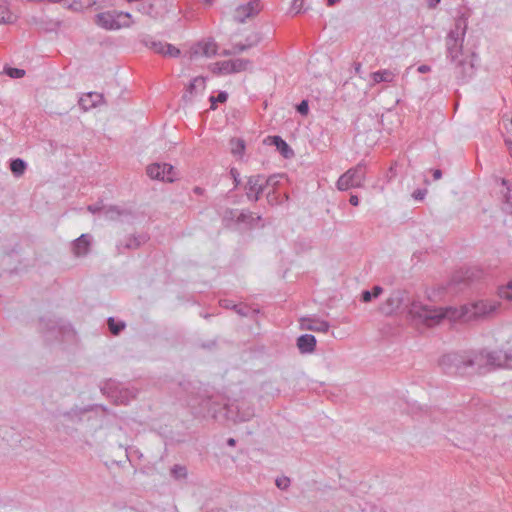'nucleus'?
Masks as SVG:
<instances>
[{
    "instance_id": "f257e3e1",
    "label": "nucleus",
    "mask_w": 512,
    "mask_h": 512,
    "mask_svg": "<svg viewBox=\"0 0 512 512\" xmlns=\"http://www.w3.org/2000/svg\"><path fill=\"white\" fill-rule=\"evenodd\" d=\"M501 351L487 349L451 352L439 360V365L446 374L470 376L484 375L499 369Z\"/></svg>"
},
{
    "instance_id": "f03ea898",
    "label": "nucleus",
    "mask_w": 512,
    "mask_h": 512,
    "mask_svg": "<svg viewBox=\"0 0 512 512\" xmlns=\"http://www.w3.org/2000/svg\"><path fill=\"white\" fill-rule=\"evenodd\" d=\"M496 310V305L488 301L480 300L471 304L462 306L460 309L454 307L435 308L427 305L413 304L410 312L418 320L426 322L430 326L439 324L443 319L452 321L463 320L471 321L480 317L487 316Z\"/></svg>"
},
{
    "instance_id": "7ed1b4c3",
    "label": "nucleus",
    "mask_w": 512,
    "mask_h": 512,
    "mask_svg": "<svg viewBox=\"0 0 512 512\" xmlns=\"http://www.w3.org/2000/svg\"><path fill=\"white\" fill-rule=\"evenodd\" d=\"M420 304L423 305L419 301L411 300L408 293L404 290H395L393 291L390 296L387 298V300L379 307V310L384 315H391L394 312L403 309L407 311V315L409 316L410 320L418 325L423 324L427 327H431L426 322L418 320L416 316H414L410 310L413 304Z\"/></svg>"
},
{
    "instance_id": "20e7f679",
    "label": "nucleus",
    "mask_w": 512,
    "mask_h": 512,
    "mask_svg": "<svg viewBox=\"0 0 512 512\" xmlns=\"http://www.w3.org/2000/svg\"><path fill=\"white\" fill-rule=\"evenodd\" d=\"M41 333L48 340H57L61 336L67 334L72 331V326L70 323L66 322L63 319H55V318H41L39 323Z\"/></svg>"
},
{
    "instance_id": "39448f33",
    "label": "nucleus",
    "mask_w": 512,
    "mask_h": 512,
    "mask_svg": "<svg viewBox=\"0 0 512 512\" xmlns=\"http://www.w3.org/2000/svg\"><path fill=\"white\" fill-rule=\"evenodd\" d=\"M365 164L360 162L355 167L348 169L337 180L336 186L340 191L361 187L365 180Z\"/></svg>"
},
{
    "instance_id": "423d86ee",
    "label": "nucleus",
    "mask_w": 512,
    "mask_h": 512,
    "mask_svg": "<svg viewBox=\"0 0 512 512\" xmlns=\"http://www.w3.org/2000/svg\"><path fill=\"white\" fill-rule=\"evenodd\" d=\"M223 409L226 419L235 423L249 421L255 415L253 407L245 401L229 403L224 405Z\"/></svg>"
},
{
    "instance_id": "0eeeda50",
    "label": "nucleus",
    "mask_w": 512,
    "mask_h": 512,
    "mask_svg": "<svg viewBox=\"0 0 512 512\" xmlns=\"http://www.w3.org/2000/svg\"><path fill=\"white\" fill-rule=\"evenodd\" d=\"M477 55L472 53L470 56L458 60L455 66V77L458 84L468 83L476 73L475 61Z\"/></svg>"
},
{
    "instance_id": "6e6552de",
    "label": "nucleus",
    "mask_w": 512,
    "mask_h": 512,
    "mask_svg": "<svg viewBox=\"0 0 512 512\" xmlns=\"http://www.w3.org/2000/svg\"><path fill=\"white\" fill-rule=\"evenodd\" d=\"M274 177L271 176L264 180L262 175H252L248 178L245 185L246 195L250 201L256 202L260 199V195L264 192L268 185H272Z\"/></svg>"
},
{
    "instance_id": "1a4fd4ad",
    "label": "nucleus",
    "mask_w": 512,
    "mask_h": 512,
    "mask_svg": "<svg viewBox=\"0 0 512 512\" xmlns=\"http://www.w3.org/2000/svg\"><path fill=\"white\" fill-rule=\"evenodd\" d=\"M200 413L204 416H211L217 418L218 414H224V405H229L224 401V398L217 396H205L201 397L199 401Z\"/></svg>"
},
{
    "instance_id": "9d476101",
    "label": "nucleus",
    "mask_w": 512,
    "mask_h": 512,
    "mask_svg": "<svg viewBox=\"0 0 512 512\" xmlns=\"http://www.w3.org/2000/svg\"><path fill=\"white\" fill-rule=\"evenodd\" d=\"M94 22L97 26L105 30H119L131 26L129 21L118 19L116 11H106L95 15Z\"/></svg>"
},
{
    "instance_id": "9b49d317",
    "label": "nucleus",
    "mask_w": 512,
    "mask_h": 512,
    "mask_svg": "<svg viewBox=\"0 0 512 512\" xmlns=\"http://www.w3.org/2000/svg\"><path fill=\"white\" fill-rule=\"evenodd\" d=\"M147 175L154 180L172 183L176 180L175 169L168 163H153L146 168Z\"/></svg>"
},
{
    "instance_id": "f8f14e48",
    "label": "nucleus",
    "mask_w": 512,
    "mask_h": 512,
    "mask_svg": "<svg viewBox=\"0 0 512 512\" xmlns=\"http://www.w3.org/2000/svg\"><path fill=\"white\" fill-rule=\"evenodd\" d=\"M251 64L249 59H232L225 60L215 63V67L213 69V73L215 74H232L241 71H245L248 65Z\"/></svg>"
},
{
    "instance_id": "ddd939ff",
    "label": "nucleus",
    "mask_w": 512,
    "mask_h": 512,
    "mask_svg": "<svg viewBox=\"0 0 512 512\" xmlns=\"http://www.w3.org/2000/svg\"><path fill=\"white\" fill-rule=\"evenodd\" d=\"M260 11V0H252L246 4L239 5L235 9L233 18L237 23H244L246 19L256 16Z\"/></svg>"
},
{
    "instance_id": "4468645a",
    "label": "nucleus",
    "mask_w": 512,
    "mask_h": 512,
    "mask_svg": "<svg viewBox=\"0 0 512 512\" xmlns=\"http://www.w3.org/2000/svg\"><path fill=\"white\" fill-rule=\"evenodd\" d=\"M27 23L28 25L30 26H34L36 28V30L38 32H44V33H49V32H55L57 31V29L60 27L61 25V21L59 20H53V19H50L46 16H36V15H33V16H30L28 19H27Z\"/></svg>"
},
{
    "instance_id": "2eb2a0df",
    "label": "nucleus",
    "mask_w": 512,
    "mask_h": 512,
    "mask_svg": "<svg viewBox=\"0 0 512 512\" xmlns=\"http://www.w3.org/2000/svg\"><path fill=\"white\" fill-rule=\"evenodd\" d=\"M92 236L88 233L80 235L71 243L72 253L75 257H85L91 250Z\"/></svg>"
},
{
    "instance_id": "dca6fc26",
    "label": "nucleus",
    "mask_w": 512,
    "mask_h": 512,
    "mask_svg": "<svg viewBox=\"0 0 512 512\" xmlns=\"http://www.w3.org/2000/svg\"><path fill=\"white\" fill-rule=\"evenodd\" d=\"M191 57L194 56H206L212 57L217 55V44L213 39L199 41L191 47Z\"/></svg>"
},
{
    "instance_id": "f3484780",
    "label": "nucleus",
    "mask_w": 512,
    "mask_h": 512,
    "mask_svg": "<svg viewBox=\"0 0 512 512\" xmlns=\"http://www.w3.org/2000/svg\"><path fill=\"white\" fill-rule=\"evenodd\" d=\"M264 143L273 145L276 147L277 151L285 158L291 159L294 157L293 149L287 144V142L279 135L268 136Z\"/></svg>"
},
{
    "instance_id": "a211bd4d",
    "label": "nucleus",
    "mask_w": 512,
    "mask_h": 512,
    "mask_svg": "<svg viewBox=\"0 0 512 512\" xmlns=\"http://www.w3.org/2000/svg\"><path fill=\"white\" fill-rule=\"evenodd\" d=\"M301 327L314 332H327L330 328V324L325 320L313 317H303L301 318Z\"/></svg>"
},
{
    "instance_id": "6ab92c4d",
    "label": "nucleus",
    "mask_w": 512,
    "mask_h": 512,
    "mask_svg": "<svg viewBox=\"0 0 512 512\" xmlns=\"http://www.w3.org/2000/svg\"><path fill=\"white\" fill-rule=\"evenodd\" d=\"M317 340L312 334H302L296 340V345L301 354H310L316 349Z\"/></svg>"
},
{
    "instance_id": "aec40b11",
    "label": "nucleus",
    "mask_w": 512,
    "mask_h": 512,
    "mask_svg": "<svg viewBox=\"0 0 512 512\" xmlns=\"http://www.w3.org/2000/svg\"><path fill=\"white\" fill-rule=\"evenodd\" d=\"M149 240V236L147 234H139V235H131L127 238L124 244H117L116 248L119 253H122L123 249H138L143 244H145Z\"/></svg>"
},
{
    "instance_id": "412c9836",
    "label": "nucleus",
    "mask_w": 512,
    "mask_h": 512,
    "mask_svg": "<svg viewBox=\"0 0 512 512\" xmlns=\"http://www.w3.org/2000/svg\"><path fill=\"white\" fill-rule=\"evenodd\" d=\"M103 99L104 97L100 93L88 92L80 98L79 105L82 109L89 110L100 104Z\"/></svg>"
},
{
    "instance_id": "4be33fe9",
    "label": "nucleus",
    "mask_w": 512,
    "mask_h": 512,
    "mask_svg": "<svg viewBox=\"0 0 512 512\" xmlns=\"http://www.w3.org/2000/svg\"><path fill=\"white\" fill-rule=\"evenodd\" d=\"M103 215L107 220L116 221L121 216H133V213L131 210L122 209L117 205H110L103 207Z\"/></svg>"
},
{
    "instance_id": "5701e85b",
    "label": "nucleus",
    "mask_w": 512,
    "mask_h": 512,
    "mask_svg": "<svg viewBox=\"0 0 512 512\" xmlns=\"http://www.w3.org/2000/svg\"><path fill=\"white\" fill-rule=\"evenodd\" d=\"M205 82H206V78L205 77L198 76V77L193 78L190 81L189 85L187 86L186 91H185V93L182 96V99L185 102L191 101L193 96L196 93L197 87H201L203 90L205 89Z\"/></svg>"
},
{
    "instance_id": "b1692460",
    "label": "nucleus",
    "mask_w": 512,
    "mask_h": 512,
    "mask_svg": "<svg viewBox=\"0 0 512 512\" xmlns=\"http://www.w3.org/2000/svg\"><path fill=\"white\" fill-rule=\"evenodd\" d=\"M141 43L148 47L149 49L153 50L155 53L164 55L165 47L167 46L166 42H162L160 40H155L153 37L149 35H145L141 39Z\"/></svg>"
},
{
    "instance_id": "393cba45",
    "label": "nucleus",
    "mask_w": 512,
    "mask_h": 512,
    "mask_svg": "<svg viewBox=\"0 0 512 512\" xmlns=\"http://www.w3.org/2000/svg\"><path fill=\"white\" fill-rule=\"evenodd\" d=\"M93 409L92 406L79 408L75 407L69 411L63 413V417L70 420L73 423H80L82 421L83 415Z\"/></svg>"
},
{
    "instance_id": "a878e982",
    "label": "nucleus",
    "mask_w": 512,
    "mask_h": 512,
    "mask_svg": "<svg viewBox=\"0 0 512 512\" xmlns=\"http://www.w3.org/2000/svg\"><path fill=\"white\" fill-rule=\"evenodd\" d=\"M9 168L15 177H21L26 169L27 163L21 158H14L10 160Z\"/></svg>"
},
{
    "instance_id": "bb28decb",
    "label": "nucleus",
    "mask_w": 512,
    "mask_h": 512,
    "mask_svg": "<svg viewBox=\"0 0 512 512\" xmlns=\"http://www.w3.org/2000/svg\"><path fill=\"white\" fill-rule=\"evenodd\" d=\"M502 185L506 187L504 193L503 210L509 214H512V189L508 180L502 179Z\"/></svg>"
},
{
    "instance_id": "cd10ccee",
    "label": "nucleus",
    "mask_w": 512,
    "mask_h": 512,
    "mask_svg": "<svg viewBox=\"0 0 512 512\" xmlns=\"http://www.w3.org/2000/svg\"><path fill=\"white\" fill-rule=\"evenodd\" d=\"M383 292V288L379 285L373 286L371 290H363L360 296L362 302L368 303L378 298Z\"/></svg>"
},
{
    "instance_id": "c85d7f7f",
    "label": "nucleus",
    "mask_w": 512,
    "mask_h": 512,
    "mask_svg": "<svg viewBox=\"0 0 512 512\" xmlns=\"http://www.w3.org/2000/svg\"><path fill=\"white\" fill-rule=\"evenodd\" d=\"M462 46L463 43L458 42H455L454 45L451 43H446L447 58H449L451 62L457 61L459 55H462Z\"/></svg>"
},
{
    "instance_id": "c756f323",
    "label": "nucleus",
    "mask_w": 512,
    "mask_h": 512,
    "mask_svg": "<svg viewBox=\"0 0 512 512\" xmlns=\"http://www.w3.org/2000/svg\"><path fill=\"white\" fill-rule=\"evenodd\" d=\"M107 325L109 331L115 336L119 335L126 328V323L124 321L115 320L114 317H109L107 319Z\"/></svg>"
},
{
    "instance_id": "7c9ffc66",
    "label": "nucleus",
    "mask_w": 512,
    "mask_h": 512,
    "mask_svg": "<svg viewBox=\"0 0 512 512\" xmlns=\"http://www.w3.org/2000/svg\"><path fill=\"white\" fill-rule=\"evenodd\" d=\"M374 83L391 82L394 74L390 70H378L371 74Z\"/></svg>"
},
{
    "instance_id": "2f4dec72",
    "label": "nucleus",
    "mask_w": 512,
    "mask_h": 512,
    "mask_svg": "<svg viewBox=\"0 0 512 512\" xmlns=\"http://www.w3.org/2000/svg\"><path fill=\"white\" fill-rule=\"evenodd\" d=\"M231 152L235 156H242L245 151V141L242 138H232L230 140Z\"/></svg>"
},
{
    "instance_id": "473e14b6",
    "label": "nucleus",
    "mask_w": 512,
    "mask_h": 512,
    "mask_svg": "<svg viewBox=\"0 0 512 512\" xmlns=\"http://www.w3.org/2000/svg\"><path fill=\"white\" fill-rule=\"evenodd\" d=\"M170 474L175 480H184L187 478L188 472L186 466L175 464L170 469Z\"/></svg>"
},
{
    "instance_id": "72a5a7b5",
    "label": "nucleus",
    "mask_w": 512,
    "mask_h": 512,
    "mask_svg": "<svg viewBox=\"0 0 512 512\" xmlns=\"http://www.w3.org/2000/svg\"><path fill=\"white\" fill-rule=\"evenodd\" d=\"M14 22V16L9 9L0 5V24H12Z\"/></svg>"
},
{
    "instance_id": "f704fd0d",
    "label": "nucleus",
    "mask_w": 512,
    "mask_h": 512,
    "mask_svg": "<svg viewBox=\"0 0 512 512\" xmlns=\"http://www.w3.org/2000/svg\"><path fill=\"white\" fill-rule=\"evenodd\" d=\"M454 29L461 32L462 38L465 37L466 30H467V17L465 16L464 13H462L455 19V28Z\"/></svg>"
},
{
    "instance_id": "c9c22d12",
    "label": "nucleus",
    "mask_w": 512,
    "mask_h": 512,
    "mask_svg": "<svg viewBox=\"0 0 512 512\" xmlns=\"http://www.w3.org/2000/svg\"><path fill=\"white\" fill-rule=\"evenodd\" d=\"M501 351V360L499 368L512 369V350Z\"/></svg>"
},
{
    "instance_id": "e433bc0d",
    "label": "nucleus",
    "mask_w": 512,
    "mask_h": 512,
    "mask_svg": "<svg viewBox=\"0 0 512 512\" xmlns=\"http://www.w3.org/2000/svg\"><path fill=\"white\" fill-rule=\"evenodd\" d=\"M228 99V93L225 91H219L217 96L211 95L209 97V101L211 103L210 108L215 110L217 108V103H225Z\"/></svg>"
},
{
    "instance_id": "4c0bfd02",
    "label": "nucleus",
    "mask_w": 512,
    "mask_h": 512,
    "mask_svg": "<svg viewBox=\"0 0 512 512\" xmlns=\"http://www.w3.org/2000/svg\"><path fill=\"white\" fill-rule=\"evenodd\" d=\"M262 41V35L260 32H254L248 35L245 39V46L250 49L257 46Z\"/></svg>"
},
{
    "instance_id": "58836bf2",
    "label": "nucleus",
    "mask_w": 512,
    "mask_h": 512,
    "mask_svg": "<svg viewBox=\"0 0 512 512\" xmlns=\"http://www.w3.org/2000/svg\"><path fill=\"white\" fill-rule=\"evenodd\" d=\"M233 310L242 317H247L251 313L254 314L258 312L257 310L252 309L250 306L246 304L233 305Z\"/></svg>"
},
{
    "instance_id": "ea45409f",
    "label": "nucleus",
    "mask_w": 512,
    "mask_h": 512,
    "mask_svg": "<svg viewBox=\"0 0 512 512\" xmlns=\"http://www.w3.org/2000/svg\"><path fill=\"white\" fill-rule=\"evenodd\" d=\"M4 73L13 79H19L22 78L25 75V70L6 66L4 67Z\"/></svg>"
},
{
    "instance_id": "a19ab883",
    "label": "nucleus",
    "mask_w": 512,
    "mask_h": 512,
    "mask_svg": "<svg viewBox=\"0 0 512 512\" xmlns=\"http://www.w3.org/2000/svg\"><path fill=\"white\" fill-rule=\"evenodd\" d=\"M464 38L461 36V32L456 29H451L446 37V43L454 45L455 42L463 43Z\"/></svg>"
},
{
    "instance_id": "79ce46f5",
    "label": "nucleus",
    "mask_w": 512,
    "mask_h": 512,
    "mask_svg": "<svg viewBox=\"0 0 512 512\" xmlns=\"http://www.w3.org/2000/svg\"><path fill=\"white\" fill-rule=\"evenodd\" d=\"M63 6L74 12H82L81 0H63Z\"/></svg>"
},
{
    "instance_id": "37998d69",
    "label": "nucleus",
    "mask_w": 512,
    "mask_h": 512,
    "mask_svg": "<svg viewBox=\"0 0 512 512\" xmlns=\"http://www.w3.org/2000/svg\"><path fill=\"white\" fill-rule=\"evenodd\" d=\"M167 46L165 47V52L163 56H168L172 58H177L181 55L180 49L175 47L174 45L167 43Z\"/></svg>"
},
{
    "instance_id": "c03bdc74",
    "label": "nucleus",
    "mask_w": 512,
    "mask_h": 512,
    "mask_svg": "<svg viewBox=\"0 0 512 512\" xmlns=\"http://www.w3.org/2000/svg\"><path fill=\"white\" fill-rule=\"evenodd\" d=\"M296 111L301 116H307L309 113V102L306 99H303L299 104L296 105Z\"/></svg>"
},
{
    "instance_id": "a18cd8bd",
    "label": "nucleus",
    "mask_w": 512,
    "mask_h": 512,
    "mask_svg": "<svg viewBox=\"0 0 512 512\" xmlns=\"http://www.w3.org/2000/svg\"><path fill=\"white\" fill-rule=\"evenodd\" d=\"M290 483H291L290 478H288L286 476L278 477L275 480V484H276L277 488H279L280 490H287L288 487L290 486Z\"/></svg>"
},
{
    "instance_id": "49530a36",
    "label": "nucleus",
    "mask_w": 512,
    "mask_h": 512,
    "mask_svg": "<svg viewBox=\"0 0 512 512\" xmlns=\"http://www.w3.org/2000/svg\"><path fill=\"white\" fill-rule=\"evenodd\" d=\"M426 194H427V189L418 188L412 193V197L416 201H422V200H424Z\"/></svg>"
},
{
    "instance_id": "de8ad7c7",
    "label": "nucleus",
    "mask_w": 512,
    "mask_h": 512,
    "mask_svg": "<svg viewBox=\"0 0 512 512\" xmlns=\"http://www.w3.org/2000/svg\"><path fill=\"white\" fill-rule=\"evenodd\" d=\"M230 175H231V177L233 179L234 187L235 188L238 187L240 185V173H239V171L236 168L232 167L230 169Z\"/></svg>"
},
{
    "instance_id": "09e8293b",
    "label": "nucleus",
    "mask_w": 512,
    "mask_h": 512,
    "mask_svg": "<svg viewBox=\"0 0 512 512\" xmlns=\"http://www.w3.org/2000/svg\"><path fill=\"white\" fill-rule=\"evenodd\" d=\"M304 0H293L291 10H294L296 14L300 13L303 9Z\"/></svg>"
},
{
    "instance_id": "8fccbe9b",
    "label": "nucleus",
    "mask_w": 512,
    "mask_h": 512,
    "mask_svg": "<svg viewBox=\"0 0 512 512\" xmlns=\"http://www.w3.org/2000/svg\"><path fill=\"white\" fill-rule=\"evenodd\" d=\"M250 219H252V214L251 213L241 212L237 216V222L238 223H245V222L249 221Z\"/></svg>"
},
{
    "instance_id": "3c124183",
    "label": "nucleus",
    "mask_w": 512,
    "mask_h": 512,
    "mask_svg": "<svg viewBox=\"0 0 512 512\" xmlns=\"http://www.w3.org/2000/svg\"><path fill=\"white\" fill-rule=\"evenodd\" d=\"M116 14H117L119 20L129 21L132 24V21H131L132 16L129 12L116 11Z\"/></svg>"
},
{
    "instance_id": "603ef678",
    "label": "nucleus",
    "mask_w": 512,
    "mask_h": 512,
    "mask_svg": "<svg viewBox=\"0 0 512 512\" xmlns=\"http://www.w3.org/2000/svg\"><path fill=\"white\" fill-rule=\"evenodd\" d=\"M501 296L512 301V283H510L507 288L501 292Z\"/></svg>"
},
{
    "instance_id": "864d4df0",
    "label": "nucleus",
    "mask_w": 512,
    "mask_h": 512,
    "mask_svg": "<svg viewBox=\"0 0 512 512\" xmlns=\"http://www.w3.org/2000/svg\"><path fill=\"white\" fill-rule=\"evenodd\" d=\"M465 282V278L459 274L452 277L450 285H460Z\"/></svg>"
},
{
    "instance_id": "5fc2aeb1",
    "label": "nucleus",
    "mask_w": 512,
    "mask_h": 512,
    "mask_svg": "<svg viewBox=\"0 0 512 512\" xmlns=\"http://www.w3.org/2000/svg\"><path fill=\"white\" fill-rule=\"evenodd\" d=\"M220 305L223 307V308H226V309H232L233 310V305L234 302L230 299H223V300H220Z\"/></svg>"
},
{
    "instance_id": "6e6d98bb",
    "label": "nucleus",
    "mask_w": 512,
    "mask_h": 512,
    "mask_svg": "<svg viewBox=\"0 0 512 512\" xmlns=\"http://www.w3.org/2000/svg\"><path fill=\"white\" fill-rule=\"evenodd\" d=\"M153 6L151 4H141L139 7H138V11L142 12V13H145V14H150L151 10H152Z\"/></svg>"
},
{
    "instance_id": "4d7b16f0",
    "label": "nucleus",
    "mask_w": 512,
    "mask_h": 512,
    "mask_svg": "<svg viewBox=\"0 0 512 512\" xmlns=\"http://www.w3.org/2000/svg\"><path fill=\"white\" fill-rule=\"evenodd\" d=\"M232 49L234 51H237V54L242 53V52L248 50V48L245 46L244 43H237V44L233 45Z\"/></svg>"
},
{
    "instance_id": "13d9d810",
    "label": "nucleus",
    "mask_w": 512,
    "mask_h": 512,
    "mask_svg": "<svg viewBox=\"0 0 512 512\" xmlns=\"http://www.w3.org/2000/svg\"><path fill=\"white\" fill-rule=\"evenodd\" d=\"M87 209H88V211H90L93 214L100 213V212L103 213V207L99 206L98 204L89 205Z\"/></svg>"
},
{
    "instance_id": "bf43d9fd",
    "label": "nucleus",
    "mask_w": 512,
    "mask_h": 512,
    "mask_svg": "<svg viewBox=\"0 0 512 512\" xmlns=\"http://www.w3.org/2000/svg\"><path fill=\"white\" fill-rule=\"evenodd\" d=\"M96 4V0H81L82 11Z\"/></svg>"
},
{
    "instance_id": "052dcab7",
    "label": "nucleus",
    "mask_w": 512,
    "mask_h": 512,
    "mask_svg": "<svg viewBox=\"0 0 512 512\" xmlns=\"http://www.w3.org/2000/svg\"><path fill=\"white\" fill-rule=\"evenodd\" d=\"M417 71L419 73H428L431 71V67L429 65L423 64L417 68Z\"/></svg>"
},
{
    "instance_id": "680f3d73",
    "label": "nucleus",
    "mask_w": 512,
    "mask_h": 512,
    "mask_svg": "<svg viewBox=\"0 0 512 512\" xmlns=\"http://www.w3.org/2000/svg\"><path fill=\"white\" fill-rule=\"evenodd\" d=\"M349 202L353 206H358L359 205V198H358V196L357 195H351L350 199H349Z\"/></svg>"
},
{
    "instance_id": "e2e57ef3",
    "label": "nucleus",
    "mask_w": 512,
    "mask_h": 512,
    "mask_svg": "<svg viewBox=\"0 0 512 512\" xmlns=\"http://www.w3.org/2000/svg\"><path fill=\"white\" fill-rule=\"evenodd\" d=\"M353 66H354V69H355V73L358 74L359 76H361V73H362V66H361V63L360 62H354L353 63Z\"/></svg>"
},
{
    "instance_id": "0e129e2a",
    "label": "nucleus",
    "mask_w": 512,
    "mask_h": 512,
    "mask_svg": "<svg viewBox=\"0 0 512 512\" xmlns=\"http://www.w3.org/2000/svg\"><path fill=\"white\" fill-rule=\"evenodd\" d=\"M442 177V171L440 169H434L433 170V179L439 180Z\"/></svg>"
},
{
    "instance_id": "69168bd1",
    "label": "nucleus",
    "mask_w": 512,
    "mask_h": 512,
    "mask_svg": "<svg viewBox=\"0 0 512 512\" xmlns=\"http://www.w3.org/2000/svg\"><path fill=\"white\" fill-rule=\"evenodd\" d=\"M237 54V51H234L233 49H230V50H223L220 55L221 56H231V55H236Z\"/></svg>"
},
{
    "instance_id": "338daca9",
    "label": "nucleus",
    "mask_w": 512,
    "mask_h": 512,
    "mask_svg": "<svg viewBox=\"0 0 512 512\" xmlns=\"http://www.w3.org/2000/svg\"><path fill=\"white\" fill-rule=\"evenodd\" d=\"M441 0H427L429 8H436Z\"/></svg>"
},
{
    "instance_id": "774afa93",
    "label": "nucleus",
    "mask_w": 512,
    "mask_h": 512,
    "mask_svg": "<svg viewBox=\"0 0 512 512\" xmlns=\"http://www.w3.org/2000/svg\"><path fill=\"white\" fill-rule=\"evenodd\" d=\"M504 142H505V145H506L507 149L509 150V152H510V154L512 156V140L509 139V138H506L504 140Z\"/></svg>"
}]
</instances>
